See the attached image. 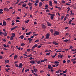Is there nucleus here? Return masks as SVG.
Listing matches in <instances>:
<instances>
[{"instance_id": "obj_39", "label": "nucleus", "mask_w": 76, "mask_h": 76, "mask_svg": "<svg viewBox=\"0 0 76 76\" xmlns=\"http://www.w3.org/2000/svg\"><path fill=\"white\" fill-rule=\"evenodd\" d=\"M39 40L37 39L35 41V42H39Z\"/></svg>"}, {"instance_id": "obj_62", "label": "nucleus", "mask_w": 76, "mask_h": 76, "mask_svg": "<svg viewBox=\"0 0 76 76\" xmlns=\"http://www.w3.org/2000/svg\"><path fill=\"white\" fill-rule=\"evenodd\" d=\"M3 33L1 32L0 31V35H3Z\"/></svg>"}, {"instance_id": "obj_49", "label": "nucleus", "mask_w": 76, "mask_h": 76, "mask_svg": "<svg viewBox=\"0 0 76 76\" xmlns=\"http://www.w3.org/2000/svg\"><path fill=\"white\" fill-rule=\"evenodd\" d=\"M21 28H22V30H25V28L23 27H21Z\"/></svg>"}, {"instance_id": "obj_41", "label": "nucleus", "mask_w": 76, "mask_h": 76, "mask_svg": "<svg viewBox=\"0 0 76 76\" xmlns=\"http://www.w3.org/2000/svg\"><path fill=\"white\" fill-rule=\"evenodd\" d=\"M69 40H68V39H65L64 40V41L65 42H67L68 41H69Z\"/></svg>"}, {"instance_id": "obj_26", "label": "nucleus", "mask_w": 76, "mask_h": 76, "mask_svg": "<svg viewBox=\"0 0 76 76\" xmlns=\"http://www.w3.org/2000/svg\"><path fill=\"white\" fill-rule=\"evenodd\" d=\"M48 9V5L46 4L45 5V9Z\"/></svg>"}, {"instance_id": "obj_27", "label": "nucleus", "mask_w": 76, "mask_h": 76, "mask_svg": "<svg viewBox=\"0 0 76 76\" xmlns=\"http://www.w3.org/2000/svg\"><path fill=\"white\" fill-rule=\"evenodd\" d=\"M21 38V39H23V38H24V37H23V35H22V36H21L20 37H19V38Z\"/></svg>"}, {"instance_id": "obj_17", "label": "nucleus", "mask_w": 76, "mask_h": 76, "mask_svg": "<svg viewBox=\"0 0 76 76\" xmlns=\"http://www.w3.org/2000/svg\"><path fill=\"white\" fill-rule=\"evenodd\" d=\"M72 22V20H70L68 23L69 25H70Z\"/></svg>"}, {"instance_id": "obj_60", "label": "nucleus", "mask_w": 76, "mask_h": 76, "mask_svg": "<svg viewBox=\"0 0 76 76\" xmlns=\"http://www.w3.org/2000/svg\"><path fill=\"white\" fill-rule=\"evenodd\" d=\"M73 48V46H71L70 48H69V49L70 50Z\"/></svg>"}, {"instance_id": "obj_11", "label": "nucleus", "mask_w": 76, "mask_h": 76, "mask_svg": "<svg viewBox=\"0 0 76 76\" xmlns=\"http://www.w3.org/2000/svg\"><path fill=\"white\" fill-rule=\"evenodd\" d=\"M31 32L30 31L28 33H26V35H31Z\"/></svg>"}, {"instance_id": "obj_18", "label": "nucleus", "mask_w": 76, "mask_h": 76, "mask_svg": "<svg viewBox=\"0 0 76 76\" xmlns=\"http://www.w3.org/2000/svg\"><path fill=\"white\" fill-rule=\"evenodd\" d=\"M3 25H4V26H6V22L5 21H3Z\"/></svg>"}, {"instance_id": "obj_35", "label": "nucleus", "mask_w": 76, "mask_h": 76, "mask_svg": "<svg viewBox=\"0 0 76 76\" xmlns=\"http://www.w3.org/2000/svg\"><path fill=\"white\" fill-rule=\"evenodd\" d=\"M3 46L4 47H5V48H6L7 47V45L5 44L3 45Z\"/></svg>"}, {"instance_id": "obj_44", "label": "nucleus", "mask_w": 76, "mask_h": 76, "mask_svg": "<svg viewBox=\"0 0 76 76\" xmlns=\"http://www.w3.org/2000/svg\"><path fill=\"white\" fill-rule=\"evenodd\" d=\"M67 9H68V11H70V7H68L67 8Z\"/></svg>"}, {"instance_id": "obj_6", "label": "nucleus", "mask_w": 76, "mask_h": 76, "mask_svg": "<svg viewBox=\"0 0 76 76\" xmlns=\"http://www.w3.org/2000/svg\"><path fill=\"white\" fill-rule=\"evenodd\" d=\"M38 47V45L37 44H35L34 46L32 47V49H34L35 48L37 47Z\"/></svg>"}, {"instance_id": "obj_10", "label": "nucleus", "mask_w": 76, "mask_h": 76, "mask_svg": "<svg viewBox=\"0 0 76 76\" xmlns=\"http://www.w3.org/2000/svg\"><path fill=\"white\" fill-rule=\"evenodd\" d=\"M42 28H43V29H45V28H46V26H45L44 25V24H42Z\"/></svg>"}, {"instance_id": "obj_54", "label": "nucleus", "mask_w": 76, "mask_h": 76, "mask_svg": "<svg viewBox=\"0 0 76 76\" xmlns=\"http://www.w3.org/2000/svg\"><path fill=\"white\" fill-rule=\"evenodd\" d=\"M34 25H37V22L36 21H35L34 22Z\"/></svg>"}, {"instance_id": "obj_64", "label": "nucleus", "mask_w": 76, "mask_h": 76, "mask_svg": "<svg viewBox=\"0 0 76 76\" xmlns=\"http://www.w3.org/2000/svg\"><path fill=\"white\" fill-rule=\"evenodd\" d=\"M18 11H19L20 12H22V11H21V9H18Z\"/></svg>"}, {"instance_id": "obj_5", "label": "nucleus", "mask_w": 76, "mask_h": 76, "mask_svg": "<svg viewBox=\"0 0 76 76\" xmlns=\"http://www.w3.org/2000/svg\"><path fill=\"white\" fill-rule=\"evenodd\" d=\"M54 34L55 35H58L60 34V33L58 31H55Z\"/></svg>"}, {"instance_id": "obj_21", "label": "nucleus", "mask_w": 76, "mask_h": 76, "mask_svg": "<svg viewBox=\"0 0 76 76\" xmlns=\"http://www.w3.org/2000/svg\"><path fill=\"white\" fill-rule=\"evenodd\" d=\"M48 23V26H51L52 25L51 24L49 23L48 22H47Z\"/></svg>"}, {"instance_id": "obj_43", "label": "nucleus", "mask_w": 76, "mask_h": 76, "mask_svg": "<svg viewBox=\"0 0 76 76\" xmlns=\"http://www.w3.org/2000/svg\"><path fill=\"white\" fill-rule=\"evenodd\" d=\"M50 53H46V55L47 56H49V55H50Z\"/></svg>"}, {"instance_id": "obj_55", "label": "nucleus", "mask_w": 76, "mask_h": 76, "mask_svg": "<svg viewBox=\"0 0 76 76\" xmlns=\"http://www.w3.org/2000/svg\"><path fill=\"white\" fill-rule=\"evenodd\" d=\"M15 29V27L12 28H11V30H14V29Z\"/></svg>"}, {"instance_id": "obj_9", "label": "nucleus", "mask_w": 76, "mask_h": 76, "mask_svg": "<svg viewBox=\"0 0 76 76\" xmlns=\"http://www.w3.org/2000/svg\"><path fill=\"white\" fill-rule=\"evenodd\" d=\"M49 5L50 6H53V4H52V2L51 1H49Z\"/></svg>"}, {"instance_id": "obj_8", "label": "nucleus", "mask_w": 76, "mask_h": 76, "mask_svg": "<svg viewBox=\"0 0 76 76\" xmlns=\"http://www.w3.org/2000/svg\"><path fill=\"white\" fill-rule=\"evenodd\" d=\"M46 38L47 39H48L49 38V37H50V34H48L46 35Z\"/></svg>"}, {"instance_id": "obj_50", "label": "nucleus", "mask_w": 76, "mask_h": 76, "mask_svg": "<svg viewBox=\"0 0 76 76\" xmlns=\"http://www.w3.org/2000/svg\"><path fill=\"white\" fill-rule=\"evenodd\" d=\"M29 59L31 60H32L33 59V58L32 57H31L29 58Z\"/></svg>"}, {"instance_id": "obj_31", "label": "nucleus", "mask_w": 76, "mask_h": 76, "mask_svg": "<svg viewBox=\"0 0 76 76\" xmlns=\"http://www.w3.org/2000/svg\"><path fill=\"white\" fill-rule=\"evenodd\" d=\"M67 72V69H66L65 71H63V72L64 73H66Z\"/></svg>"}, {"instance_id": "obj_45", "label": "nucleus", "mask_w": 76, "mask_h": 76, "mask_svg": "<svg viewBox=\"0 0 76 76\" xmlns=\"http://www.w3.org/2000/svg\"><path fill=\"white\" fill-rule=\"evenodd\" d=\"M37 63L39 64H41V61H38L37 62Z\"/></svg>"}, {"instance_id": "obj_63", "label": "nucleus", "mask_w": 76, "mask_h": 76, "mask_svg": "<svg viewBox=\"0 0 76 76\" xmlns=\"http://www.w3.org/2000/svg\"><path fill=\"white\" fill-rule=\"evenodd\" d=\"M70 60H68L67 61V63H70Z\"/></svg>"}, {"instance_id": "obj_47", "label": "nucleus", "mask_w": 76, "mask_h": 76, "mask_svg": "<svg viewBox=\"0 0 76 76\" xmlns=\"http://www.w3.org/2000/svg\"><path fill=\"white\" fill-rule=\"evenodd\" d=\"M44 61H47V59L44 58Z\"/></svg>"}, {"instance_id": "obj_4", "label": "nucleus", "mask_w": 76, "mask_h": 76, "mask_svg": "<svg viewBox=\"0 0 76 76\" xmlns=\"http://www.w3.org/2000/svg\"><path fill=\"white\" fill-rule=\"evenodd\" d=\"M48 68L50 70V69H53V67H51V65H48Z\"/></svg>"}, {"instance_id": "obj_48", "label": "nucleus", "mask_w": 76, "mask_h": 76, "mask_svg": "<svg viewBox=\"0 0 76 76\" xmlns=\"http://www.w3.org/2000/svg\"><path fill=\"white\" fill-rule=\"evenodd\" d=\"M62 3H66V1H65L64 0H63L62 1Z\"/></svg>"}, {"instance_id": "obj_29", "label": "nucleus", "mask_w": 76, "mask_h": 76, "mask_svg": "<svg viewBox=\"0 0 76 76\" xmlns=\"http://www.w3.org/2000/svg\"><path fill=\"white\" fill-rule=\"evenodd\" d=\"M50 31L51 32V33H53V32H54V31H53V29H51L50 30Z\"/></svg>"}, {"instance_id": "obj_53", "label": "nucleus", "mask_w": 76, "mask_h": 76, "mask_svg": "<svg viewBox=\"0 0 76 76\" xmlns=\"http://www.w3.org/2000/svg\"><path fill=\"white\" fill-rule=\"evenodd\" d=\"M3 58V56L0 55V59H2Z\"/></svg>"}, {"instance_id": "obj_38", "label": "nucleus", "mask_w": 76, "mask_h": 76, "mask_svg": "<svg viewBox=\"0 0 76 76\" xmlns=\"http://www.w3.org/2000/svg\"><path fill=\"white\" fill-rule=\"evenodd\" d=\"M31 56H32V55H31V54H30V55H29L28 56H27V57H31Z\"/></svg>"}, {"instance_id": "obj_46", "label": "nucleus", "mask_w": 76, "mask_h": 76, "mask_svg": "<svg viewBox=\"0 0 76 76\" xmlns=\"http://www.w3.org/2000/svg\"><path fill=\"white\" fill-rule=\"evenodd\" d=\"M54 3L55 4H57V1L55 0L54 1Z\"/></svg>"}, {"instance_id": "obj_16", "label": "nucleus", "mask_w": 76, "mask_h": 76, "mask_svg": "<svg viewBox=\"0 0 76 76\" xmlns=\"http://www.w3.org/2000/svg\"><path fill=\"white\" fill-rule=\"evenodd\" d=\"M42 2H39V7H41L42 6Z\"/></svg>"}, {"instance_id": "obj_56", "label": "nucleus", "mask_w": 76, "mask_h": 76, "mask_svg": "<svg viewBox=\"0 0 76 76\" xmlns=\"http://www.w3.org/2000/svg\"><path fill=\"white\" fill-rule=\"evenodd\" d=\"M67 36V35H69V33H66V34H65Z\"/></svg>"}, {"instance_id": "obj_33", "label": "nucleus", "mask_w": 76, "mask_h": 76, "mask_svg": "<svg viewBox=\"0 0 76 76\" xmlns=\"http://www.w3.org/2000/svg\"><path fill=\"white\" fill-rule=\"evenodd\" d=\"M17 58V55H15L14 56V59H16Z\"/></svg>"}, {"instance_id": "obj_19", "label": "nucleus", "mask_w": 76, "mask_h": 76, "mask_svg": "<svg viewBox=\"0 0 76 76\" xmlns=\"http://www.w3.org/2000/svg\"><path fill=\"white\" fill-rule=\"evenodd\" d=\"M22 6L23 7H25L26 6V4H24L22 5Z\"/></svg>"}, {"instance_id": "obj_42", "label": "nucleus", "mask_w": 76, "mask_h": 76, "mask_svg": "<svg viewBox=\"0 0 76 76\" xmlns=\"http://www.w3.org/2000/svg\"><path fill=\"white\" fill-rule=\"evenodd\" d=\"M38 2H39V0H37L35 1V3H38Z\"/></svg>"}, {"instance_id": "obj_22", "label": "nucleus", "mask_w": 76, "mask_h": 76, "mask_svg": "<svg viewBox=\"0 0 76 76\" xmlns=\"http://www.w3.org/2000/svg\"><path fill=\"white\" fill-rule=\"evenodd\" d=\"M3 34L4 36H7V33L6 32L3 33Z\"/></svg>"}, {"instance_id": "obj_51", "label": "nucleus", "mask_w": 76, "mask_h": 76, "mask_svg": "<svg viewBox=\"0 0 76 76\" xmlns=\"http://www.w3.org/2000/svg\"><path fill=\"white\" fill-rule=\"evenodd\" d=\"M29 7V9H30V10L31 11L32 10V6L30 7Z\"/></svg>"}, {"instance_id": "obj_37", "label": "nucleus", "mask_w": 76, "mask_h": 76, "mask_svg": "<svg viewBox=\"0 0 76 76\" xmlns=\"http://www.w3.org/2000/svg\"><path fill=\"white\" fill-rule=\"evenodd\" d=\"M56 53H60V52H61V51L60 50H57L56 51Z\"/></svg>"}, {"instance_id": "obj_36", "label": "nucleus", "mask_w": 76, "mask_h": 76, "mask_svg": "<svg viewBox=\"0 0 76 76\" xmlns=\"http://www.w3.org/2000/svg\"><path fill=\"white\" fill-rule=\"evenodd\" d=\"M15 67H19V66L17 64H15Z\"/></svg>"}, {"instance_id": "obj_1", "label": "nucleus", "mask_w": 76, "mask_h": 76, "mask_svg": "<svg viewBox=\"0 0 76 76\" xmlns=\"http://www.w3.org/2000/svg\"><path fill=\"white\" fill-rule=\"evenodd\" d=\"M48 15H50V19L52 20H53V19H54V14H51L50 13H48Z\"/></svg>"}, {"instance_id": "obj_14", "label": "nucleus", "mask_w": 76, "mask_h": 76, "mask_svg": "<svg viewBox=\"0 0 76 76\" xmlns=\"http://www.w3.org/2000/svg\"><path fill=\"white\" fill-rule=\"evenodd\" d=\"M58 58H59V57L60 58H62V57H63V55L61 54L58 55Z\"/></svg>"}, {"instance_id": "obj_34", "label": "nucleus", "mask_w": 76, "mask_h": 76, "mask_svg": "<svg viewBox=\"0 0 76 76\" xmlns=\"http://www.w3.org/2000/svg\"><path fill=\"white\" fill-rule=\"evenodd\" d=\"M13 37L12 36H11L10 37V40H13Z\"/></svg>"}, {"instance_id": "obj_58", "label": "nucleus", "mask_w": 76, "mask_h": 76, "mask_svg": "<svg viewBox=\"0 0 76 76\" xmlns=\"http://www.w3.org/2000/svg\"><path fill=\"white\" fill-rule=\"evenodd\" d=\"M66 19H67V17H64V21H65V20H66Z\"/></svg>"}, {"instance_id": "obj_13", "label": "nucleus", "mask_w": 76, "mask_h": 76, "mask_svg": "<svg viewBox=\"0 0 76 76\" xmlns=\"http://www.w3.org/2000/svg\"><path fill=\"white\" fill-rule=\"evenodd\" d=\"M30 63L31 64H35V61L32 60L31 61H30Z\"/></svg>"}, {"instance_id": "obj_59", "label": "nucleus", "mask_w": 76, "mask_h": 76, "mask_svg": "<svg viewBox=\"0 0 76 76\" xmlns=\"http://www.w3.org/2000/svg\"><path fill=\"white\" fill-rule=\"evenodd\" d=\"M29 69H27L25 71L26 72H28V71H29Z\"/></svg>"}, {"instance_id": "obj_23", "label": "nucleus", "mask_w": 76, "mask_h": 76, "mask_svg": "<svg viewBox=\"0 0 76 76\" xmlns=\"http://www.w3.org/2000/svg\"><path fill=\"white\" fill-rule=\"evenodd\" d=\"M28 40L29 41H32L33 39L31 38H28Z\"/></svg>"}, {"instance_id": "obj_57", "label": "nucleus", "mask_w": 76, "mask_h": 76, "mask_svg": "<svg viewBox=\"0 0 76 76\" xmlns=\"http://www.w3.org/2000/svg\"><path fill=\"white\" fill-rule=\"evenodd\" d=\"M16 22H20V21H19V20H16Z\"/></svg>"}, {"instance_id": "obj_61", "label": "nucleus", "mask_w": 76, "mask_h": 76, "mask_svg": "<svg viewBox=\"0 0 76 76\" xmlns=\"http://www.w3.org/2000/svg\"><path fill=\"white\" fill-rule=\"evenodd\" d=\"M44 72V71L43 70H41L40 72V73H43Z\"/></svg>"}, {"instance_id": "obj_15", "label": "nucleus", "mask_w": 76, "mask_h": 76, "mask_svg": "<svg viewBox=\"0 0 76 76\" xmlns=\"http://www.w3.org/2000/svg\"><path fill=\"white\" fill-rule=\"evenodd\" d=\"M3 10L2 9H0V14H2L3 13Z\"/></svg>"}, {"instance_id": "obj_7", "label": "nucleus", "mask_w": 76, "mask_h": 76, "mask_svg": "<svg viewBox=\"0 0 76 76\" xmlns=\"http://www.w3.org/2000/svg\"><path fill=\"white\" fill-rule=\"evenodd\" d=\"M53 44H54V45H58V43H57L56 41H53L52 42Z\"/></svg>"}, {"instance_id": "obj_20", "label": "nucleus", "mask_w": 76, "mask_h": 76, "mask_svg": "<svg viewBox=\"0 0 76 76\" xmlns=\"http://www.w3.org/2000/svg\"><path fill=\"white\" fill-rule=\"evenodd\" d=\"M33 70L35 73H37V72H38V70L37 69H34Z\"/></svg>"}, {"instance_id": "obj_12", "label": "nucleus", "mask_w": 76, "mask_h": 76, "mask_svg": "<svg viewBox=\"0 0 76 76\" xmlns=\"http://www.w3.org/2000/svg\"><path fill=\"white\" fill-rule=\"evenodd\" d=\"M32 3L29 2V3H28V5L29 6V7H31L32 6Z\"/></svg>"}, {"instance_id": "obj_25", "label": "nucleus", "mask_w": 76, "mask_h": 76, "mask_svg": "<svg viewBox=\"0 0 76 76\" xmlns=\"http://www.w3.org/2000/svg\"><path fill=\"white\" fill-rule=\"evenodd\" d=\"M5 62L7 63H9V61L8 60H6L5 61Z\"/></svg>"}, {"instance_id": "obj_3", "label": "nucleus", "mask_w": 76, "mask_h": 76, "mask_svg": "<svg viewBox=\"0 0 76 76\" xmlns=\"http://www.w3.org/2000/svg\"><path fill=\"white\" fill-rule=\"evenodd\" d=\"M22 66H23V64L22 63H20L18 66V67L21 69L22 68Z\"/></svg>"}, {"instance_id": "obj_30", "label": "nucleus", "mask_w": 76, "mask_h": 76, "mask_svg": "<svg viewBox=\"0 0 76 76\" xmlns=\"http://www.w3.org/2000/svg\"><path fill=\"white\" fill-rule=\"evenodd\" d=\"M25 45V44L24 43H22L21 44V46H24Z\"/></svg>"}, {"instance_id": "obj_28", "label": "nucleus", "mask_w": 76, "mask_h": 76, "mask_svg": "<svg viewBox=\"0 0 76 76\" xmlns=\"http://www.w3.org/2000/svg\"><path fill=\"white\" fill-rule=\"evenodd\" d=\"M64 18V16H62L61 18V20H63Z\"/></svg>"}, {"instance_id": "obj_2", "label": "nucleus", "mask_w": 76, "mask_h": 76, "mask_svg": "<svg viewBox=\"0 0 76 76\" xmlns=\"http://www.w3.org/2000/svg\"><path fill=\"white\" fill-rule=\"evenodd\" d=\"M54 64L56 67H57L58 66V64H60V62L57 61H55L54 62Z\"/></svg>"}, {"instance_id": "obj_32", "label": "nucleus", "mask_w": 76, "mask_h": 76, "mask_svg": "<svg viewBox=\"0 0 76 76\" xmlns=\"http://www.w3.org/2000/svg\"><path fill=\"white\" fill-rule=\"evenodd\" d=\"M29 22V20H27L25 21V22H26V23H28V22Z\"/></svg>"}, {"instance_id": "obj_40", "label": "nucleus", "mask_w": 76, "mask_h": 76, "mask_svg": "<svg viewBox=\"0 0 76 76\" xmlns=\"http://www.w3.org/2000/svg\"><path fill=\"white\" fill-rule=\"evenodd\" d=\"M45 11L46 12H48V13H49L50 12V11L48 10H47Z\"/></svg>"}, {"instance_id": "obj_24", "label": "nucleus", "mask_w": 76, "mask_h": 76, "mask_svg": "<svg viewBox=\"0 0 76 76\" xmlns=\"http://www.w3.org/2000/svg\"><path fill=\"white\" fill-rule=\"evenodd\" d=\"M12 37H13L14 38V37H15V34L14 33H12Z\"/></svg>"}, {"instance_id": "obj_52", "label": "nucleus", "mask_w": 76, "mask_h": 76, "mask_svg": "<svg viewBox=\"0 0 76 76\" xmlns=\"http://www.w3.org/2000/svg\"><path fill=\"white\" fill-rule=\"evenodd\" d=\"M30 50H31V49H28L27 50V51H28V52H29V51H30Z\"/></svg>"}]
</instances>
